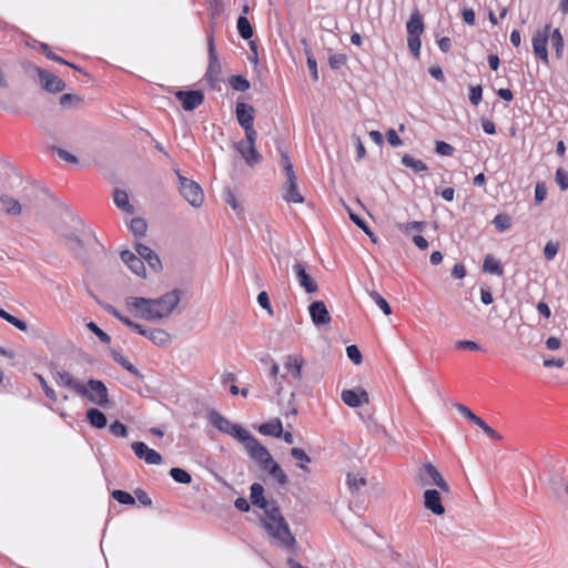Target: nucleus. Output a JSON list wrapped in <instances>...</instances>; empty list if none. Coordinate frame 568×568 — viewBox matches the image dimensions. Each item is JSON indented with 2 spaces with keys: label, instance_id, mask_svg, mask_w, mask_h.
Masks as SVG:
<instances>
[{
  "label": "nucleus",
  "instance_id": "f257e3e1",
  "mask_svg": "<svg viewBox=\"0 0 568 568\" xmlns=\"http://www.w3.org/2000/svg\"><path fill=\"white\" fill-rule=\"evenodd\" d=\"M179 302V292L172 291L159 298L130 296L125 300V306L135 316L146 321H159L170 316Z\"/></svg>",
  "mask_w": 568,
  "mask_h": 568
},
{
  "label": "nucleus",
  "instance_id": "f03ea898",
  "mask_svg": "<svg viewBox=\"0 0 568 568\" xmlns=\"http://www.w3.org/2000/svg\"><path fill=\"white\" fill-rule=\"evenodd\" d=\"M210 420L220 432L239 440L255 462H273L268 450L241 425L232 423L217 412L210 414Z\"/></svg>",
  "mask_w": 568,
  "mask_h": 568
},
{
  "label": "nucleus",
  "instance_id": "7ed1b4c3",
  "mask_svg": "<svg viewBox=\"0 0 568 568\" xmlns=\"http://www.w3.org/2000/svg\"><path fill=\"white\" fill-rule=\"evenodd\" d=\"M262 523L270 536L277 540L280 545L288 548L295 544V538L277 507L272 506L266 509Z\"/></svg>",
  "mask_w": 568,
  "mask_h": 568
},
{
  "label": "nucleus",
  "instance_id": "20e7f679",
  "mask_svg": "<svg viewBox=\"0 0 568 568\" xmlns=\"http://www.w3.org/2000/svg\"><path fill=\"white\" fill-rule=\"evenodd\" d=\"M78 395L102 408H108L111 404L108 388L105 384L99 379L90 378L87 384H84L83 393H78Z\"/></svg>",
  "mask_w": 568,
  "mask_h": 568
},
{
  "label": "nucleus",
  "instance_id": "39448f33",
  "mask_svg": "<svg viewBox=\"0 0 568 568\" xmlns=\"http://www.w3.org/2000/svg\"><path fill=\"white\" fill-rule=\"evenodd\" d=\"M286 182L283 186V199L287 203H303L304 196L300 193L297 187V178L293 170V164L286 154L282 155Z\"/></svg>",
  "mask_w": 568,
  "mask_h": 568
},
{
  "label": "nucleus",
  "instance_id": "423d86ee",
  "mask_svg": "<svg viewBox=\"0 0 568 568\" xmlns=\"http://www.w3.org/2000/svg\"><path fill=\"white\" fill-rule=\"evenodd\" d=\"M176 174L179 179V191L183 199L193 207L202 206L204 202V193L200 184L181 175L180 172Z\"/></svg>",
  "mask_w": 568,
  "mask_h": 568
},
{
  "label": "nucleus",
  "instance_id": "0eeeda50",
  "mask_svg": "<svg viewBox=\"0 0 568 568\" xmlns=\"http://www.w3.org/2000/svg\"><path fill=\"white\" fill-rule=\"evenodd\" d=\"M416 476L422 486H437L443 493H449L448 484L433 464H423Z\"/></svg>",
  "mask_w": 568,
  "mask_h": 568
},
{
  "label": "nucleus",
  "instance_id": "6e6552de",
  "mask_svg": "<svg viewBox=\"0 0 568 568\" xmlns=\"http://www.w3.org/2000/svg\"><path fill=\"white\" fill-rule=\"evenodd\" d=\"M207 44H209V67H207L206 73H205V79L212 88H215L216 84L221 81L222 65L219 61V58H217V54L215 51L213 36H210L207 38Z\"/></svg>",
  "mask_w": 568,
  "mask_h": 568
},
{
  "label": "nucleus",
  "instance_id": "1a4fd4ad",
  "mask_svg": "<svg viewBox=\"0 0 568 568\" xmlns=\"http://www.w3.org/2000/svg\"><path fill=\"white\" fill-rule=\"evenodd\" d=\"M550 24H546L544 29L537 30L531 39L534 54L537 59L541 60L546 64L549 62L547 43L550 34Z\"/></svg>",
  "mask_w": 568,
  "mask_h": 568
},
{
  "label": "nucleus",
  "instance_id": "9d476101",
  "mask_svg": "<svg viewBox=\"0 0 568 568\" xmlns=\"http://www.w3.org/2000/svg\"><path fill=\"white\" fill-rule=\"evenodd\" d=\"M454 407L471 424L479 427L489 438L494 440L501 439V436L491 428L483 418L475 415L469 407L464 404H455Z\"/></svg>",
  "mask_w": 568,
  "mask_h": 568
},
{
  "label": "nucleus",
  "instance_id": "9b49d317",
  "mask_svg": "<svg viewBox=\"0 0 568 568\" xmlns=\"http://www.w3.org/2000/svg\"><path fill=\"white\" fill-rule=\"evenodd\" d=\"M368 484V471L364 467L354 466L346 473V485L352 494L358 493Z\"/></svg>",
  "mask_w": 568,
  "mask_h": 568
},
{
  "label": "nucleus",
  "instance_id": "f8f14e48",
  "mask_svg": "<svg viewBox=\"0 0 568 568\" xmlns=\"http://www.w3.org/2000/svg\"><path fill=\"white\" fill-rule=\"evenodd\" d=\"M36 70L39 75L40 85L43 90L50 93H58L65 89L64 81L55 74L40 68H37Z\"/></svg>",
  "mask_w": 568,
  "mask_h": 568
},
{
  "label": "nucleus",
  "instance_id": "ddd939ff",
  "mask_svg": "<svg viewBox=\"0 0 568 568\" xmlns=\"http://www.w3.org/2000/svg\"><path fill=\"white\" fill-rule=\"evenodd\" d=\"M175 97L185 111H193L204 102V94L200 90H180L175 92Z\"/></svg>",
  "mask_w": 568,
  "mask_h": 568
},
{
  "label": "nucleus",
  "instance_id": "4468645a",
  "mask_svg": "<svg viewBox=\"0 0 568 568\" xmlns=\"http://www.w3.org/2000/svg\"><path fill=\"white\" fill-rule=\"evenodd\" d=\"M293 270L298 284L305 290L306 293H315L318 290L317 283L306 272L305 265L302 262L297 261L293 265Z\"/></svg>",
  "mask_w": 568,
  "mask_h": 568
},
{
  "label": "nucleus",
  "instance_id": "2eb2a0df",
  "mask_svg": "<svg viewBox=\"0 0 568 568\" xmlns=\"http://www.w3.org/2000/svg\"><path fill=\"white\" fill-rule=\"evenodd\" d=\"M341 397L344 404L352 408L361 407L362 405L369 403L368 394L364 389H359L358 392L354 389H344Z\"/></svg>",
  "mask_w": 568,
  "mask_h": 568
},
{
  "label": "nucleus",
  "instance_id": "dca6fc26",
  "mask_svg": "<svg viewBox=\"0 0 568 568\" xmlns=\"http://www.w3.org/2000/svg\"><path fill=\"white\" fill-rule=\"evenodd\" d=\"M308 310L311 318L315 325H327L331 323L332 318L324 302H313Z\"/></svg>",
  "mask_w": 568,
  "mask_h": 568
},
{
  "label": "nucleus",
  "instance_id": "f3484780",
  "mask_svg": "<svg viewBox=\"0 0 568 568\" xmlns=\"http://www.w3.org/2000/svg\"><path fill=\"white\" fill-rule=\"evenodd\" d=\"M304 366V358L301 355H287L284 358V368L286 369V376H290L294 381L302 378V369Z\"/></svg>",
  "mask_w": 568,
  "mask_h": 568
},
{
  "label": "nucleus",
  "instance_id": "a211bd4d",
  "mask_svg": "<svg viewBox=\"0 0 568 568\" xmlns=\"http://www.w3.org/2000/svg\"><path fill=\"white\" fill-rule=\"evenodd\" d=\"M424 506L435 515H443L445 513L439 491L436 489L425 490Z\"/></svg>",
  "mask_w": 568,
  "mask_h": 568
},
{
  "label": "nucleus",
  "instance_id": "6ab92c4d",
  "mask_svg": "<svg viewBox=\"0 0 568 568\" xmlns=\"http://www.w3.org/2000/svg\"><path fill=\"white\" fill-rule=\"evenodd\" d=\"M121 260L134 274L141 277H145L144 262L141 260L140 255L136 256L134 253L130 251H122Z\"/></svg>",
  "mask_w": 568,
  "mask_h": 568
},
{
  "label": "nucleus",
  "instance_id": "aec40b11",
  "mask_svg": "<svg viewBox=\"0 0 568 568\" xmlns=\"http://www.w3.org/2000/svg\"><path fill=\"white\" fill-rule=\"evenodd\" d=\"M136 253L140 255L141 260L146 262L151 270L158 272L162 268L161 261L159 256L146 245L136 244L135 246Z\"/></svg>",
  "mask_w": 568,
  "mask_h": 568
},
{
  "label": "nucleus",
  "instance_id": "412c9836",
  "mask_svg": "<svg viewBox=\"0 0 568 568\" xmlns=\"http://www.w3.org/2000/svg\"><path fill=\"white\" fill-rule=\"evenodd\" d=\"M235 113L237 122L242 128L254 124V108L252 105L244 102H237Z\"/></svg>",
  "mask_w": 568,
  "mask_h": 568
},
{
  "label": "nucleus",
  "instance_id": "4be33fe9",
  "mask_svg": "<svg viewBox=\"0 0 568 568\" xmlns=\"http://www.w3.org/2000/svg\"><path fill=\"white\" fill-rule=\"evenodd\" d=\"M132 449L139 459H144L145 462H161L162 459L156 450L149 448L142 442H134Z\"/></svg>",
  "mask_w": 568,
  "mask_h": 568
},
{
  "label": "nucleus",
  "instance_id": "5701e85b",
  "mask_svg": "<svg viewBox=\"0 0 568 568\" xmlns=\"http://www.w3.org/2000/svg\"><path fill=\"white\" fill-rule=\"evenodd\" d=\"M236 149L248 165H254L262 159L255 148V144H245L244 141H242L236 144Z\"/></svg>",
  "mask_w": 568,
  "mask_h": 568
},
{
  "label": "nucleus",
  "instance_id": "b1692460",
  "mask_svg": "<svg viewBox=\"0 0 568 568\" xmlns=\"http://www.w3.org/2000/svg\"><path fill=\"white\" fill-rule=\"evenodd\" d=\"M407 36L414 38H420L424 32L423 17L418 10H415L407 21L406 24Z\"/></svg>",
  "mask_w": 568,
  "mask_h": 568
},
{
  "label": "nucleus",
  "instance_id": "393cba45",
  "mask_svg": "<svg viewBox=\"0 0 568 568\" xmlns=\"http://www.w3.org/2000/svg\"><path fill=\"white\" fill-rule=\"evenodd\" d=\"M251 503L254 506H257L258 508L263 509L264 511L272 507L264 498V488L258 483H254L251 486Z\"/></svg>",
  "mask_w": 568,
  "mask_h": 568
},
{
  "label": "nucleus",
  "instance_id": "a878e982",
  "mask_svg": "<svg viewBox=\"0 0 568 568\" xmlns=\"http://www.w3.org/2000/svg\"><path fill=\"white\" fill-rule=\"evenodd\" d=\"M145 337L158 346H168L171 343L170 334L162 328L148 329Z\"/></svg>",
  "mask_w": 568,
  "mask_h": 568
},
{
  "label": "nucleus",
  "instance_id": "bb28decb",
  "mask_svg": "<svg viewBox=\"0 0 568 568\" xmlns=\"http://www.w3.org/2000/svg\"><path fill=\"white\" fill-rule=\"evenodd\" d=\"M58 379L60 385L71 388L77 394L83 393L84 390V384L74 379L68 372H59Z\"/></svg>",
  "mask_w": 568,
  "mask_h": 568
},
{
  "label": "nucleus",
  "instance_id": "cd10ccee",
  "mask_svg": "<svg viewBox=\"0 0 568 568\" xmlns=\"http://www.w3.org/2000/svg\"><path fill=\"white\" fill-rule=\"evenodd\" d=\"M113 201L115 205L128 214L134 213V207L129 201V195L125 191L116 189L113 193Z\"/></svg>",
  "mask_w": 568,
  "mask_h": 568
},
{
  "label": "nucleus",
  "instance_id": "c85d7f7f",
  "mask_svg": "<svg viewBox=\"0 0 568 568\" xmlns=\"http://www.w3.org/2000/svg\"><path fill=\"white\" fill-rule=\"evenodd\" d=\"M282 427V422L278 418H275L267 423L261 424L258 432L265 436L281 437Z\"/></svg>",
  "mask_w": 568,
  "mask_h": 568
},
{
  "label": "nucleus",
  "instance_id": "c756f323",
  "mask_svg": "<svg viewBox=\"0 0 568 568\" xmlns=\"http://www.w3.org/2000/svg\"><path fill=\"white\" fill-rule=\"evenodd\" d=\"M89 423L95 428H103L106 426L105 415L98 408H90L87 412Z\"/></svg>",
  "mask_w": 568,
  "mask_h": 568
},
{
  "label": "nucleus",
  "instance_id": "7c9ffc66",
  "mask_svg": "<svg viewBox=\"0 0 568 568\" xmlns=\"http://www.w3.org/2000/svg\"><path fill=\"white\" fill-rule=\"evenodd\" d=\"M483 270L486 273L496 274L498 276L504 275V268L500 262L493 255H487L484 260Z\"/></svg>",
  "mask_w": 568,
  "mask_h": 568
},
{
  "label": "nucleus",
  "instance_id": "2f4dec72",
  "mask_svg": "<svg viewBox=\"0 0 568 568\" xmlns=\"http://www.w3.org/2000/svg\"><path fill=\"white\" fill-rule=\"evenodd\" d=\"M110 313L138 334L143 336L146 335L148 329L143 328L140 324L131 321L128 316L122 315L118 310L113 308Z\"/></svg>",
  "mask_w": 568,
  "mask_h": 568
},
{
  "label": "nucleus",
  "instance_id": "473e14b6",
  "mask_svg": "<svg viewBox=\"0 0 568 568\" xmlns=\"http://www.w3.org/2000/svg\"><path fill=\"white\" fill-rule=\"evenodd\" d=\"M549 37H550L551 44L556 50V57H557V59H560L562 57L564 45H565L564 37H562L560 30L559 29H555L552 31L550 30Z\"/></svg>",
  "mask_w": 568,
  "mask_h": 568
},
{
  "label": "nucleus",
  "instance_id": "72a5a7b5",
  "mask_svg": "<svg viewBox=\"0 0 568 568\" xmlns=\"http://www.w3.org/2000/svg\"><path fill=\"white\" fill-rule=\"evenodd\" d=\"M0 202L7 213L12 215H19L21 213V205L17 200L10 196H2Z\"/></svg>",
  "mask_w": 568,
  "mask_h": 568
},
{
  "label": "nucleus",
  "instance_id": "f704fd0d",
  "mask_svg": "<svg viewBox=\"0 0 568 568\" xmlns=\"http://www.w3.org/2000/svg\"><path fill=\"white\" fill-rule=\"evenodd\" d=\"M113 359L120 364L125 371L131 373L134 376H141L140 372L135 368L133 364H131L120 352L112 351Z\"/></svg>",
  "mask_w": 568,
  "mask_h": 568
},
{
  "label": "nucleus",
  "instance_id": "c9c22d12",
  "mask_svg": "<svg viewBox=\"0 0 568 568\" xmlns=\"http://www.w3.org/2000/svg\"><path fill=\"white\" fill-rule=\"evenodd\" d=\"M41 51H42V53H43L48 59H50V60H53V61H55V62H58V63H60V64L69 65V67H71L72 69H74V70H77V71H79V72H81V71H82L78 65H75V64H73V63H71V62H68V61H65L63 58H61V57L57 55L55 53H53V52H52V50L50 49V47H49L48 44H42V45H41Z\"/></svg>",
  "mask_w": 568,
  "mask_h": 568
},
{
  "label": "nucleus",
  "instance_id": "e433bc0d",
  "mask_svg": "<svg viewBox=\"0 0 568 568\" xmlns=\"http://www.w3.org/2000/svg\"><path fill=\"white\" fill-rule=\"evenodd\" d=\"M237 30H239L240 36L245 40L251 39L253 36V28H252L248 19L244 16H241L237 19Z\"/></svg>",
  "mask_w": 568,
  "mask_h": 568
},
{
  "label": "nucleus",
  "instance_id": "4c0bfd02",
  "mask_svg": "<svg viewBox=\"0 0 568 568\" xmlns=\"http://www.w3.org/2000/svg\"><path fill=\"white\" fill-rule=\"evenodd\" d=\"M63 243L67 246V248L73 253H80L84 245L82 240H80L77 235H65L63 237Z\"/></svg>",
  "mask_w": 568,
  "mask_h": 568
},
{
  "label": "nucleus",
  "instance_id": "58836bf2",
  "mask_svg": "<svg viewBox=\"0 0 568 568\" xmlns=\"http://www.w3.org/2000/svg\"><path fill=\"white\" fill-rule=\"evenodd\" d=\"M402 163L405 166L413 169L415 172H422V171H426L427 170V165H426L425 162H423L422 160L415 159V158H413L412 155H408V154H405L402 158Z\"/></svg>",
  "mask_w": 568,
  "mask_h": 568
},
{
  "label": "nucleus",
  "instance_id": "ea45409f",
  "mask_svg": "<svg viewBox=\"0 0 568 568\" xmlns=\"http://www.w3.org/2000/svg\"><path fill=\"white\" fill-rule=\"evenodd\" d=\"M0 317L10 323L11 325H13L19 331L26 332L28 329V325L24 321L9 314L3 308H0Z\"/></svg>",
  "mask_w": 568,
  "mask_h": 568
},
{
  "label": "nucleus",
  "instance_id": "a19ab883",
  "mask_svg": "<svg viewBox=\"0 0 568 568\" xmlns=\"http://www.w3.org/2000/svg\"><path fill=\"white\" fill-rule=\"evenodd\" d=\"M265 469H268L270 475L281 485L286 483V475L280 467V464H264Z\"/></svg>",
  "mask_w": 568,
  "mask_h": 568
},
{
  "label": "nucleus",
  "instance_id": "79ce46f5",
  "mask_svg": "<svg viewBox=\"0 0 568 568\" xmlns=\"http://www.w3.org/2000/svg\"><path fill=\"white\" fill-rule=\"evenodd\" d=\"M229 82L232 89L235 91L245 92L250 89L248 80L242 75H232Z\"/></svg>",
  "mask_w": 568,
  "mask_h": 568
},
{
  "label": "nucleus",
  "instance_id": "37998d69",
  "mask_svg": "<svg viewBox=\"0 0 568 568\" xmlns=\"http://www.w3.org/2000/svg\"><path fill=\"white\" fill-rule=\"evenodd\" d=\"M129 229L135 236H142L145 234L148 226L143 219L134 217L131 220Z\"/></svg>",
  "mask_w": 568,
  "mask_h": 568
},
{
  "label": "nucleus",
  "instance_id": "c03bdc74",
  "mask_svg": "<svg viewBox=\"0 0 568 568\" xmlns=\"http://www.w3.org/2000/svg\"><path fill=\"white\" fill-rule=\"evenodd\" d=\"M371 298L375 302V304L383 311L385 315L392 314V308L387 301L376 291L369 293Z\"/></svg>",
  "mask_w": 568,
  "mask_h": 568
},
{
  "label": "nucleus",
  "instance_id": "a18cd8bd",
  "mask_svg": "<svg viewBox=\"0 0 568 568\" xmlns=\"http://www.w3.org/2000/svg\"><path fill=\"white\" fill-rule=\"evenodd\" d=\"M82 103V98L77 94L65 93L60 97V104L63 108H72Z\"/></svg>",
  "mask_w": 568,
  "mask_h": 568
},
{
  "label": "nucleus",
  "instance_id": "49530a36",
  "mask_svg": "<svg viewBox=\"0 0 568 568\" xmlns=\"http://www.w3.org/2000/svg\"><path fill=\"white\" fill-rule=\"evenodd\" d=\"M425 226H426V222H424V221H414V222H408L406 224L399 225V230L404 234H410L413 231L423 232Z\"/></svg>",
  "mask_w": 568,
  "mask_h": 568
},
{
  "label": "nucleus",
  "instance_id": "de8ad7c7",
  "mask_svg": "<svg viewBox=\"0 0 568 568\" xmlns=\"http://www.w3.org/2000/svg\"><path fill=\"white\" fill-rule=\"evenodd\" d=\"M112 497L120 504H123V505H134L135 504V499L134 497L124 491V490H113L112 491Z\"/></svg>",
  "mask_w": 568,
  "mask_h": 568
},
{
  "label": "nucleus",
  "instance_id": "09e8293b",
  "mask_svg": "<svg viewBox=\"0 0 568 568\" xmlns=\"http://www.w3.org/2000/svg\"><path fill=\"white\" fill-rule=\"evenodd\" d=\"M170 475L175 481L181 484H189L192 480L191 475L182 468H172Z\"/></svg>",
  "mask_w": 568,
  "mask_h": 568
},
{
  "label": "nucleus",
  "instance_id": "8fccbe9b",
  "mask_svg": "<svg viewBox=\"0 0 568 568\" xmlns=\"http://www.w3.org/2000/svg\"><path fill=\"white\" fill-rule=\"evenodd\" d=\"M555 181L561 191L568 190V172L562 168L556 170Z\"/></svg>",
  "mask_w": 568,
  "mask_h": 568
},
{
  "label": "nucleus",
  "instance_id": "3c124183",
  "mask_svg": "<svg viewBox=\"0 0 568 568\" xmlns=\"http://www.w3.org/2000/svg\"><path fill=\"white\" fill-rule=\"evenodd\" d=\"M493 223L498 231L508 230L511 225L510 217L506 214H498L494 217Z\"/></svg>",
  "mask_w": 568,
  "mask_h": 568
},
{
  "label": "nucleus",
  "instance_id": "603ef678",
  "mask_svg": "<svg viewBox=\"0 0 568 568\" xmlns=\"http://www.w3.org/2000/svg\"><path fill=\"white\" fill-rule=\"evenodd\" d=\"M407 45L414 58L418 59L420 55V38L407 37Z\"/></svg>",
  "mask_w": 568,
  "mask_h": 568
},
{
  "label": "nucleus",
  "instance_id": "864d4df0",
  "mask_svg": "<svg viewBox=\"0 0 568 568\" xmlns=\"http://www.w3.org/2000/svg\"><path fill=\"white\" fill-rule=\"evenodd\" d=\"M110 433L115 437H125L128 433L126 426L123 423L115 420L110 425Z\"/></svg>",
  "mask_w": 568,
  "mask_h": 568
},
{
  "label": "nucleus",
  "instance_id": "5fc2aeb1",
  "mask_svg": "<svg viewBox=\"0 0 568 568\" xmlns=\"http://www.w3.org/2000/svg\"><path fill=\"white\" fill-rule=\"evenodd\" d=\"M559 250V244L557 242L549 241L544 248V254L547 261H551L555 258Z\"/></svg>",
  "mask_w": 568,
  "mask_h": 568
},
{
  "label": "nucleus",
  "instance_id": "6e6d98bb",
  "mask_svg": "<svg viewBox=\"0 0 568 568\" xmlns=\"http://www.w3.org/2000/svg\"><path fill=\"white\" fill-rule=\"evenodd\" d=\"M483 99L481 85L471 87L469 90V101L473 105H478Z\"/></svg>",
  "mask_w": 568,
  "mask_h": 568
},
{
  "label": "nucleus",
  "instance_id": "4d7b16f0",
  "mask_svg": "<svg viewBox=\"0 0 568 568\" xmlns=\"http://www.w3.org/2000/svg\"><path fill=\"white\" fill-rule=\"evenodd\" d=\"M346 354L354 364L359 365L362 363V354L356 345L347 346Z\"/></svg>",
  "mask_w": 568,
  "mask_h": 568
},
{
  "label": "nucleus",
  "instance_id": "13d9d810",
  "mask_svg": "<svg viewBox=\"0 0 568 568\" xmlns=\"http://www.w3.org/2000/svg\"><path fill=\"white\" fill-rule=\"evenodd\" d=\"M454 146L444 141L436 142V152L444 156H452L454 154Z\"/></svg>",
  "mask_w": 568,
  "mask_h": 568
},
{
  "label": "nucleus",
  "instance_id": "bf43d9fd",
  "mask_svg": "<svg viewBox=\"0 0 568 568\" xmlns=\"http://www.w3.org/2000/svg\"><path fill=\"white\" fill-rule=\"evenodd\" d=\"M88 328L93 332L101 342L103 343H110L111 341V337L104 332L102 331L95 323L93 322H90L88 324Z\"/></svg>",
  "mask_w": 568,
  "mask_h": 568
},
{
  "label": "nucleus",
  "instance_id": "052dcab7",
  "mask_svg": "<svg viewBox=\"0 0 568 568\" xmlns=\"http://www.w3.org/2000/svg\"><path fill=\"white\" fill-rule=\"evenodd\" d=\"M547 196V186L544 182H538L535 187V202L540 204Z\"/></svg>",
  "mask_w": 568,
  "mask_h": 568
},
{
  "label": "nucleus",
  "instance_id": "680f3d73",
  "mask_svg": "<svg viewBox=\"0 0 568 568\" xmlns=\"http://www.w3.org/2000/svg\"><path fill=\"white\" fill-rule=\"evenodd\" d=\"M332 69H339L346 62V55L342 53L332 54L328 59Z\"/></svg>",
  "mask_w": 568,
  "mask_h": 568
},
{
  "label": "nucleus",
  "instance_id": "e2e57ef3",
  "mask_svg": "<svg viewBox=\"0 0 568 568\" xmlns=\"http://www.w3.org/2000/svg\"><path fill=\"white\" fill-rule=\"evenodd\" d=\"M257 302L262 308L266 310L270 315H273L270 297L266 292L263 291L257 295Z\"/></svg>",
  "mask_w": 568,
  "mask_h": 568
},
{
  "label": "nucleus",
  "instance_id": "0e129e2a",
  "mask_svg": "<svg viewBox=\"0 0 568 568\" xmlns=\"http://www.w3.org/2000/svg\"><path fill=\"white\" fill-rule=\"evenodd\" d=\"M54 152H57V154L65 162H69V163H78V159L71 154L70 152L61 149V148H53Z\"/></svg>",
  "mask_w": 568,
  "mask_h": 568
},
{
  "label": "nucleus",
  "instance_id": "69168bd1",
  "mask_svg": "<svg viewBox=\"0 0 568 568\" xmlns=\"http://www.w3.org/2000/svg\"><path fill=\"white\" fill-rule=\"evenodd\" d=\"M550 485L554 491L559 493L560 489H565V485H568V483L561 476L556 475L550 478Z\"/></svg>",
  "mask_w": 568,
  "mask_h": 568
},
{
  "label": "nucleus",
  "instance_id": "338daca9",
  "mask_svg": "<svg viewBox=\"0 0 568 568\" xmlns=\"http://www.w3.org/2000/svg\"><path fill=\"white\" fill-rule=\"evenodd\" d=\"M243 129L245 131V139H246V141L244 143L245 144H255V140H256L257 133H256V131L254 129V124L253 125H245Z\"/></svg>",
  "mask_w": 568,
  "mask_h": 568
},
{
  "label": "nucleus",
  "instance_id": "774afa93",
  "mask_svg": "<svg viewBox=\"0 0 568 568\" xmlns=\"http://www.w3.org/2000/svg\"><path fill=\"white\" fill-rule=\"evenodd\" d=\"M387 141L392 146H399L403 144V141L398 136L397 132L394 129H389L386 133Z\"/></svg>",
  "mask_w": 568,
  "mask_h": 568
}]
</instances>
